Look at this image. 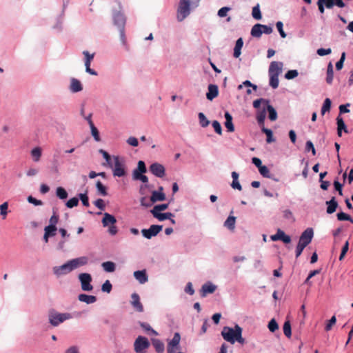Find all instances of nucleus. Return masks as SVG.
Instances as JSON below:
<instances>
[{
  "label": "nucleus",
  "instance_id": "nucleus-1",
  "mask_svg": "<svg viewBox=\"0 0 353 353\" xmlns=\"http://www.w3.org/2000/svg\"><path fill=\"white\" fill-rule=\"evenodd\" d=\"M88 259L86 256H81L68 261L61 265L52 268V272L57 278L66 275L78 268L88 263Z\"/></svg>",
  "mask_w": 353,
  "mask_h": 353
},
{
  "label": "nucleus",
  "instance_id": "nucleus-2",
  "mask_svg": "<svg viewBox=\"0 0 353 353\" xmlns=\"http://www.w3.org/2000/svg\"><path fill=\"white\" fill-rule=\"evenodd\" d=\"M283 68V63L280 61H272L268 69V74L270 77V85L276 89L279 86V76L281 74Z\"/></svg>",
  "mask_w": 353,
  "mask_h": 353
},
{
  "label": "nucleus",
  "instance_id": "nucleus-3",
  "mask_svg": "<svg viewBox=\"0 0 353 353\" xmlns=\"http://www.w3.org/2000/svg\"><path fill=\"white\" fill-rule=\"evenodd\" d=\"M200 0H180L176 12L178 21H183L190 14V6L197 7Z\"/></svg>",
  "mask_w": 353,
  "mask_h": 353
},
{
  "label": "nucleus",
  "instance_id": "nucleus-4",
  "mask_svg": "<svg viewBox=\"0 0 353 353\" xmlns=\"http://www.w3.org/2000/svg\"><path fill=\"white\" fill-rule=\"evenodd\" d=\"M72 318V316L70 313H59L54 310L50 311L48 314L49 323L54 327H57L60 323Z\"/></svg>",
  "mask_w": 353,
  "mask_h": 353
},
{
  "label": "nucleus",
  "instance_id": "nucleus-5",
  "mask_svg": "<svg viewBox=\"0 0 353 353\" xmlns=\"http://www.w3.org/2000/svg\"><path fill=\"white\" fill-rule=\"evenodd\" d=\"M114 167L112 174L114 176L122 177L126 175L125 161L119 156H113Z\"/></svg>",
  "mask_w": 353,
  "mask_h": 353
},
{
  "label": "nucleus",
  "instance_id": "nucleus-6",
  "mask_svg": "<svg viewBox=\"0 0 353 353\" xmlns=\"http://www.w3.org/2000/svg\"><path fill=\"white\" fill-rule=\"evenodd\" d=\"M241 329L242 328L237 324L234 326V328L225 326L221 331V336L224 340L234 344L235 343L234 339L236 338L238 330L241 331Z\"/></svg>",
  "mask_w": 353,
  "mask_h": 353
},
{
  "label": "nucleus",
  "instance_id": "nucleus-7",
  "mask_svg": "<svg viewBox=\"0 0 353 353\" xmlns=\"http://www.w3.org/2000/svg\"><path fill=\"white\" fill-rule=\"evenodd\" d=\"M119 10H112V20L113 23L117 28H125L126 19L121 10V3L118 1Z\"/></svg>",
  "mask_w": 353,
  "mask_h": 353
},
{
  "label": "nucleus",
  "instance_id": "nucleus-8",
  "mask_svg": "<svg viewBox=\"0 0 353 353\" xmlns=\"http://www.w3.org/2000/svg\"><path fill=\"white\" fill-rule=\"evenodd\" d=\"M180 341V334L179 332L174 333L173 338L168 343L167 353H177L179 352L181 350Z\"/></svg>",
  "mask_w": 353,
  "mask_h": 353
},
{
  "label": "nucleus",
  "instance_id": "nucleus-9",
  "mask_svg": "<svg viewBox=\"0 0 353 353\" xmlns=\"http://www.w3.org/2000/svg\"><path fill=\"white\" fill-rule=\"evenodd\" d=\"M149 346L150 342L148 339L142 336H139L134 343V348L136 353H144Z\"/></svg>",
  "mask_w": 353,
  "mask_h": 353
},
{
  "label": "nucleus",
  "instance_id": "nucleus-10",
  "mask_svg": "<svg viewBox=\"0 0 353 353\" xmlns=\"http://www.w3.org/2000/svg\"><path fill=\"white\" fill-rule=\"evenodd\" d=\"M78 278L82 290L90 292L93 290V286L91 284L92 279L89 273H81L79 274Z\"/></svg>",
  "mask_w": 353,
  "mask_h": 353
},
{
  "label": "nucleus",
  "instance_id": "nucleus-11",
  "mask_svg": "<svg viewBox=\"0 0 353 353\" xmlns=\"http://www.w3.org/2000/svg\"><path fill=\"white\" fill-rule=\"evenodd\" d=\"M163 229V225H152L148 229L141 230L142 235L147 239L157 236Z\"/></svg>",
  "mask_w": 353,
  "mask_h": 353
},
{
  "label": "nucleus",
  "instance_id": "nucleus-12",
  "mask_svg": "<svg viewBox=\"0 0 353 353\" xmlns=\"http://www.w3.org/2000/svg\"><path fill=\"white\" fill-rule=\"evenodd\" d=\"M150 171L157 177L163 178L165 174L164 166L159 163H153L150 165Z\"/></svg>",
  "mask_w": 353,
  "mask_h": 353
},
{
  "label": "nucleus",
  "instance_id": "nucleus-13",
  "mask_svg": "<svg viewBox=\"0 0 353 353\" xmlns=\"http://www.w3.org/2000/svg\"><path fill=\"white\" fill-rule=\"evenodd\" d=\"M313 235V230L307 228L302 233L299 242L307 246L311 242Z\"/></svg>",
  "mask_w": 353,
  "mask_h": 353
},
{
  "label": "nucleus",
  "instance_id": "nucleus-14",
  "mask_svg": "<svg viewBox=\"0 0 353 353\" xmlns=\"http://www.w3.org/2000/svg\"><path fill=\"white\" fill-rule=\"evenodd\" d=\"M131 305L134 309L139 312H142L143 311V307L140 301V297L139 294L137 293H133L131 295Z\"/></svg>",
  "mask_w": 353,
  "mask_h": 353
},
{
  "label": "nucleus",
  "instance_id": "nucleus-15",
  "mask_svg": "<svg viewBox=\"0 0 353 353\" xmlns=\"http://www.w3.org/2000/svg\"><path fill=\"white\" fill-rule=\"evenodd\" d=\"M219 94V88L215 84H209L208 87V92L206 93V98L209 101H212Z\"/></svg>",
  "mask_w": 353,
  "mask_h": 353
},
{
  "label": "nucleus",
  "instance_id": "nucleus-16",
  "mask_svg": "<svg viewBox=\"0 0 353 353\" xmlns=\"http://www.w3.org/2000/svg\"><path fill=\"white\" fill-rule=\"evenodd\" d=\"M216 289V286L214 285L212 283L208 281L203 284L201 287V296L204 297L207 294L213 293Z\"/></svg>",
  "mask_w": 353,
  "mask_h": 353
},
{
  "label": "nucleus",
  "instance_id": "nucleus-17",
  "mask_svg": "<svg viewBox=\"0 0 353 353\" xmlns=\"http://www.w3.org/2000/svg\"><path fill=\"white\" fill-rule=\"evenodd\" d=\"M132 179L134 181H141L143 183H148V177L146 175H144L143 174H138L135 173L134 174H132ZM148 185L145 184V185H141L140 188V193L141 194H143V190L144 188H148Z\"/></svg>",
  "mask_w": 353,
  "mask_h": 353
},
{
  "label": "nucleus",
  "instance_id": "nucleus-18",
  "mask_svg": "<svg viewBox=\"0 0 353 353\" xmlns=\"http://www.w3.org/2000/svg\"><path fill=\"white\" fill-rule=\"evenodd\" d=\"M101 222L103 227H108L114 225L117 223V219L113 215L108 212H105Z\"/></svg>",
  "mask_w": 353,
  "mask_h": 353
},
{
  "label": "nucleus",
  "instance_id": "nucleus-19",
  "mask_svg": "<svg viewBox=\"0 0 353 353\" xmlns=\"http://www.w3.org/2000/svg\"><path fill=\"white\" fill-rule=\"evenodd\" d=\"M133 275H134V278L141 284H143L148 281V276L146 271L145 270L135 271V272H134Z\"/></svg>",
  "mask_w": 353,
  "mask_h": 353
},
{
  "label": "nucleus",
  "instance_id": "nucleus-20",
  "mask_svg": "<svg viewBox=\"0 0 353 353\" xmlns=\"http://www.w3.org/2000/svg\"><path fill=\"white\" fill-rule=\"evenodd\" d=\"M83 90V86L79 80L72 78L70 81V90L73 92H79Z\"/></svg>",
  "mask_w": 353,
  "mask_h": 353
},
{
  "label": "nucleus",
  "instance_id": "nucleus-21",
  "mask_svg": "<svg viewBox=\"0 0 353 353\" xmlns=\"http://www.w3.org/2000/svg\"><path fill=\"white\" fill-rule=\"evenodd\" d=\"M224 117L225 119V126L227 128L228 131L230 132H232L234 131V126L232 122V117L230 114L229 112H225L224 114Z\"/></svg>",
  "mask_w": 353,
  "mask_h": 353
},
{
  "label": "nucleus",
  "instance_id": "nucleus-22",
  "mask_svg": "<svg viewBox=\"0 0 353 353\" xmlns=\"http://www.w3.org/2000/svg\"><path fill=\"white\" fill-rule=\"evenodd\" d=\"M325 203L327 205L326 210L327 214L334 213L339 206L338 203L334 196L330 201H327Z\"/></svg>",
  "mask_w": 353,
  "mask_h": 353
},
{
  "label": "nucleus",
  "instance_id": "nucleus-23",
  "mask_svg": "<svg viewBox=\"0 0 353 353\" xmlns=\"http://www.w3.org/2000/svg\"><path fill=\"white\" fill-rule=\"evenodd\" d=\"M78 299L79 301L87 304H92L97 301V297L95 296L88 295L86 294H80L78 296Z\"/></svg>",
  "mask_w": 353,
  "mask_h": 353
},
{
  "label": "nucleus",
  "instance_id": "nucleus-24",
  "mask_svg": "<svg viewBox=\"0 0 353 353\" xmlns=\"http://www.w3.org/2000/svg\"><path fill=\"white\" fill-rule=\"evenodd\" d=\"M150 199L152 203H154L157 201H163L165 199V194L163 192L154 190L152 192Z\"/></svg>",
  "mask_w": 353,
  "mask_h": 353
},
{
  "label": "nucleus",
  "instance_id": "nucleus-25",
  "mask_svg": "<svg viewBox=\"0 0 353 353\" xmlns=\"http://www.w3.org/2000/svg\"><path fill=\"white\" fill-rule=\"evenodd\" d=\"M266 117V108L263 107L262 110H258L256 113V120L259 125L261 128L264 126V121Z\"/></svg>",
  "mask_w": 353,
  "mask_h": 353
},
{
  "label": "nucleus",
  "instance_id": "nucleus-26",
  "mask_svg": "<svg viewBox=\"0 0 353 353\" xmlns=\"http://www.w3.org/2000/svg\"><path fill=\"white\" fill-rule=\"evenodd\" d=\"M336 123H337V134L339 137H341L342 130H344V132L346 133L347 132L345 122H344L343 118H341L340 115L338 116L336 118Z\"/></svg>",
  "mask_w": 353,
  "mask_h": 353
},
{
  "label": "nucleus",
  "instance_id": "nucleus-27",
  "mask_svg": "<svg viewBox=\"0 0 353 353\" xmlns=\"http://www.w3.org/2000/svg\"><path fill=\"white\" fill-rule=\"evenodd\" d=\"M262 24L256 23L251 29V35L255 38H260L262 35Z\"/></svg>",
  "mask_w": 353,
  "mask_h": 353
},
{
  "label": "nucleus",
  "instance_id": "nucleus-28",
  "mask_svg": "<svg viewBox=\"0 0 353 353\" xmlns=\"http://www.w3.org/2000/svg\"><path fill=\"white\" fill-rule=\"evenodd\" d=\"M265 107L266 108V112H268L269 119L272 121H276L277 119V112L274 107L270 104V102Z\"/></svg>",
  "mask_w": 353,
  "mask_h": 353
},
{
  "label": "nucleus",
  "instance_id": "nucleus-29",
  "mask_svg": "<svg viewBox=\"0 0 353 353\" xmlns=\"http://www.w3.org/2000/svg\"><path fill=\"white\" fill-rule=\"evenodd\" d=\"M243 46V39L241 37V38H239L236 41V44H235V46H234V57L235 58H238L240 55H241V48Z\"/></svg>",
  "mask_w": 353,
  "mask_h": 353
},
{
  "label": "nucleus",
  "instance_id": "nucleus-30",
  "mask_svg": "<svg viewBox=\"0 0 353 353\" xmlns=\"http://www.w3.org/2000/svg\"><path fill=\"white\" fill-rule=\"evenodd\" d=\"M236 217L230 215L225 221L223 225L230 230H234L235 228Z\"/></svg>",
  "mask_w": 353,
  "mask_h": 353
},
{
  "label": "nucleus",
  "instance_id": "nucleus-31",
  "mask_svg": "<svg viewBox=\"0 0 353 353\" xmlns=\"http://www.w3.org/2000/svg\"><path fill=\"white\" fill-rule=\"evenodd\" d=\"M152 345L157 353H163L164 352L165 345L159 339H154L152 341Z\"/></svg>",
  "mask_w": 353,
  "mask_h": 353
},
{
  "label": "nucleus",
  "instance_id": "nucleus-32",
  "mask_svg": "<svg viewBox=\"0 0 353 353\" xmlns=\"http://www.w3.org/2000/svg\"><path fill=\"white\" fill-rule=\"evenodd\" d=\"M153 216L157 219L160 221H163L166 219H169L172 218L174 215L171 212H165V213H153Z\"/></svg>",
  "mask_w": 353,
  "mask_h": 353
},
{
  "label": "nucleus",
  "instance_id": "nucleus-33",
  "mask_svg": "<svg viewBox=\"0 0 353 353\" xmlns=\"http://www.w3.org/2000/svg\"><path fill=\"white\" fill-rule=\"evenodd\" d=\"M334 78V71H333V65L331 62L328 63L327 68V77H326V82L328 84H331L332 83Z\"/></svg>",
  "mask_w": 353,
  "mask_h": 353
},
{
  "label": "nucleus",
  "instance_id": "nucleus-34",
  "mask_svg": "<svg viewBox=\"0 0 353 353\" xmlns=\"http://www.w3.org/2000/svg\"><path fill=\"white\" fill-rule=\"evenodd\" d=\"M96 188L99 195L103 196L108 195L107 188L100 181H97Z\"/></svg>",
  "mask_w": 353,
  "mask_h": 353
},
{
  "label": "nucleus",
  "instance_id": "nucleus-35",
  "mask_svg": "<svg viewBox=\"0 0 353 353\" xmlns=\"http://www.w3.org/2000/svg\"><path fill=\"white\" fill-rule=\"evenodd\" d=\"M146 172L147 168L144 161H139L137 163V168L132 171V174H134L136 172L138 174H144Z\"/></svg>",
  "mask_w": 353,
  "mask_h": 353
},
{
  "label": "nucleus",
  "instance_id": "nucleus-36",
  "mask_svg": "<svg viewBox=\"0 0 353 353\" xmlns=\"http://www.w3.org/2000/svg\"><path fill=\"white\" fill-rule=\"evenodd\" d=\"M103 270L107 272H113L116 269V265L112 261H105L101 264Z\"/></svg>",
  "mask_w": 353,
  "mask_h": 353
},
{
  "label": "nucleus",
  "instance_id": "nucleus-37",
  "mask_svg": "<svg viewBox=\"0 0 353 353\" xmlns=\"http://www.w3.org/2000/svg\"><path fill=\"white\" fill-rule=\"evenodd\" d=\"M168 208V203H162L159 205H155L153 209L150 210V213L153 214V213H160L161 211L165 210Z\"/></svg>",
  "mask_w": 353,
  "mask_h": 353
},
{
  "label": "nucleus",
  "instance_id": "nucleus-38",
  "mask_svg": "<svg viewBox=\"0 0 353 353\" xmlns=\"http://www.w3.org/2000/svg\"><path fill=\"white\" fill-rule=\"evenodd\" d=\"M56 195L60 199L64 200L68 198L67 191L62 187H58L56 190Z\"/></svg>",
  "mask_w": 353,
  "mask_h": 353
},
{
  "label": "nucleus",
  "instance_id": "nucleus-39",
  "mask_svg": "<svg viewBox=\"0 0 353 353\" xmlns=\"http://www.w3.org/2000/svg\"><path fill=\"white\" fill-rule=\"evenodd\" d=\"M259 171V173L263 177L268 178V179H272L275 181H277V179H275L273 178L272 174H270V172L267 166L263 165L262 168H260Z\"/></svg>",
  "mask_w": 353,
  "mask_h": 353
},
{
  "label": "nucleus",
  "instance_id": "nucleus-40",
  "mask_svg": "<svg viewBox=\"0 0 353 353\" xmlns=\"http://www.w3.org/2000/svg\"><path fill=\"white\" fill-rule=\"evenodd\" d=\"M261 131L266 134L267 136V139H266V141L268 143H272L274 141V139H273V133H272V131L270 130V129H268V128H265V126H262L261 127Z\"/></svg>",
  "mask_w": 353,
  "mask_h": 353
},
{
  "label": "nucleus",
  "instance_id": "nucleus-41",
  "mask_svg": "<svg viewBox=\"0 0 353 353\" xmlns=\"http://www.w3.org/2000/svg\"><path fill=\"white\" fill-rule=\"evenodd\" d=\"M199 124L201 127L205 128L210 124L209 120L206 118L203 112H199L198 114Z\"/></svg>",
  "mask_w": 353,
  "mask_h": 353
},
{
  "label": "nucleus",
  "instance_id": "nucleus-42",
  "mask_svg": "<svg viewBox=\"0 0 353 353\" xmlns=\"http://www.w3.org/2000/svg\"><path fill=\"white\" fill-rule=\"evenodd\" d=\"M68 1H63V11H62V14H61V16L60 17L59 19H58L57 20V24L53 27V28L54 29H58L59 30H61L62 29V16L64 14V11H65V9L66 8L67 6H68Z\"/></svg>",
  "mask_w": 353,
  "mask_h": 353
},
{
  "label": "nucleus",
  "instance_id": "nucleus-43",
  "mask_svg": "<svg viewBox=\"0 0 353 353\" xmlns=\"http://www.w3.org/2000/svg\"><path fill=\"white\" fill-rule=\"evenodd\" d=\"M31 155L33 158V160L35 161V162H37L39 161L40 158H41V150L40 148H34L33 150H32L31 151Z\"/></svg>",
  "mask_w": 353,
  "mask_h": 353
},
{
  "label": "nucleus",
  "instance_id": "nucleus-44",
  "mask_svg": "<svg viewBox=\"0 0 353 353\" xmlns=\"http://www.w3.org/2000/svg\"><path fill=\"white\" fill-rule=\"evenodd\" d=\"M331 100L329 98H326L324 101L321 108V114L324 115L326 112H330L331 108Z\"/></svg>",
  "mask_w": 353,
  "mask_h": 353
},
{
  "label": "nucleus",
  "instance_id": "nucleus-45",
  "mask_svg": "<svg viewBox=\"0 0 353 353\" xmlns=\"http://www.w3.org/2000/svg\"><path fill=\"white\" fill-rule=\"evenodd\" d=\"M57 230V226L52 225H48L44 228L45 233H46L50 237L55 236Z\"/></svg>",
  "mask_w": 353,
  "mask_h": 353
},
{
  "label": "nucleus",
  "instance_id": "nucleus-46",
  "mask_svg": "<svg viewBox=\"0 0 353 353\" xmlns=\"http://www.w3.org/2000/svg\"><path fill=\"white\" fill-rule=\"evenodd\" d=\"M252 17L256 20H260L261 19L262 16L259 4L252 8Z\"/></svg>",
  "mask_w": 353,
  "mask_h": 353
},
{
  "label": "nucleus",
  "instance_id": "nucleus-47",
  "mask_svg": "<svg viewBox=\"0 0 353 353\" xmlns=\"http://www.w3.org/2000/svg\"><path fill=\"white\" fill-rule=\"evenodd\" d=\"M336 216L339 221H349L352 223H353V219H352V217L349 214H345V212H339L337 213Z\"/></svg>",
  "mask_w": 353,
  "mask_h": 353
},
{
  "label": "nucleus",
  "instance_id": "nucleus-48",
  "mask_svg": "<svg viewBox=\"0 0 353 353\" xmlns=\"http://www.w3.org/2000/svg\"><path fill=\"white\" fill-rule=\"evenodd\" d=\"M79 198L82 202L83 205L85 207H88L90 205L89 203V198L88 196V192L86 191L85 193L79 194Z\"/></svg>",
  "mask_w": 353,
  "mask_h": 353
},
{
  "label": "nucleus",
  "instance_id": "nucleus-49",
  "mask_svg": "<svg viewBox=\"0 0 353 353\" xmlns=\"http://www.w3.org/2000/svg\"><path fill=\"white\" fill-rule=\"evenodd\" d=\"M269 102L270 101L268 99L260 98L253 101V107L256 109H259L260 108L261 103H263L264 104L263 106H266Z\"/></svg>",
  "mask_w": 353,
  "mask_h": 353
},
{
  "label": "nucleus",
  "instance_id": "nucleus-50",
  "mask_svg": "<svg viewBox=\"0 0 353 353\" xmlns=\"http://www.w3.org/2000/svg\"><path fill=\"white\" fill-rule=\"evenodd\" d=\"M99 152L102 154L103 157L105 159L107 163L109 165L110 167H112V158L111 156L105 150L103 149H100L99 150Z\"/></svg>",
  "mask_w": 353,
  "mask_h": 353
},
{
  "label": "nucleus",
  "instance_id": "nucleus-51",
  "mask_svg": "<svg viewBox=\"0 0 353 353\" xmlns=\"http://www.w3.org/2000/svg\"><path fill=\"white\" fill-rule=\"evenodd\" d=\"M90 127V130H91V134L92 135V137H94V140L96 141H101V138H100V136H99V130H97V128L95 127V125L94 124H92Z\"/></svg>",
  "mask_w": 353,
  "mask_h": 353
},
{
  "label": "nucleus",
  "instance_id": "nucleus-52",
  "mask_svg": "<svg viewBox=\"0 0 353 353\" xmlns=\"http://www.w3.org/2000/svg\"><path fill=\"white\" fill-rule=\"evenodd\" d=\"M140 326L146 332H150L154 335H157V332L153 330L151 326L145 322H139Z\"/></svg>",
  "mask_w": 353,
  "mask_h": 353
},
{
  "label": "nucleus",
  "instance_id": "nucleus-53",
  "mask_svg": "<svg viewBox=\"0 0 353 353\" xmlns=\"http://www.w3.org/2000/svg\"><path fill=\"white\" fill-rule=\"evenodd\" d=\"M79 204V199L77 197H73L69 199L66 203L65 205L68 208H72L74 207L77 206Z\"/></svg>",
  "mask_w": 353,
  "mask_h": 353
},
{
  "label": "nucleus",
  "instance_id": "nucleus-54",
  "mask_svg": "<svg viewBox=\"0 0 353 353\" xmlns=\"http://www.w3.org/2000/svg\"><path fill=\"white\" fill-rule=\"evenodd\" d=\"M346 54L345 52H342L340 59L336 63V68L337 70H340L343 68V63L345 59Z\"/></svg>",
  "mask_w": 353,
  "mask_h": 353
},
{
  "label": "nucleus",
  "instance_id": "nucleus-55",
  "mask_svg": "<svg viewBox=\"0 0 353 353\" xmlns=\"http://www.w3.org/2000/svg\"><path fill=\"white\" fill-rule=\"evenodd\" d=\"M112 285L109 280H106L101 286V290L104 292L110 293L112 290Z\"/></svg>",
  "mask_w": 353,
  "mask_h": 353
},
{
  "label": "nucleus",
  "instance_id": "nucleus-56",
  "mask_svg": "<svg viewBox=\"0 0 353 353\" xmlns=\"http://www.w3.org/2000/svg\"><path fill=\"white\" fill-rule=\"evenodd\" d=\"M268 327L272 332H274L278 330L279 325L274 319L270 320V321L268 323Z\"/></svg>",
  "mask_w": 353,
  "mask_h": 353
},
{
  "label": "nucleus",
  "instance_id": "nucleus-57",
  "mask_svg": "<svg viewBox=\"0 0 353 353\" xmlns=\"http://www.w3.org/2000/svg\"><path fill=\"white\" fill-rule=\"evenodd\" d=\"M276 236H278V240L282 241L283 243H287V234L281 230V229H278Z\"/></svg>",
  "mask_w": 353,
  "mask_h": 353
},
{
  "label": "nucleus",
  "instance_id": "nucleus-58",
  "mask_svg": "<svg viewBox=\"0 0 353 353\" xmlns=\"http://www.w3.org/2000/svg\"><path fill=\"white\" fill-rule=\"evenodd\" d=\"M8 204L7 202H5L3 204L0 205V214L3 216V219L6 218L8 214Z\"/></svg>",
  "mask_w": 353,
  "mask_h": 353
},
{
  "label": "nucleus",
  "instance_id": "nucleus-59",
  "mask_svg": "<svg viewBox=\"0 0 353 353\" xmlns=\"http://www.w3.org/2000/svg\"><path fill=\"white\" fill-rule=\"evenodd\" d=\"M140 203L141 206L145 208H149L152 205L151 199H148L145 196L141 197L140 199Z\"/></svg>",
  "mask_w": 353,
  "mask_h": 353
},
{
  "label": "nucleus",
  "instance_id": "nucleus-60",
  "mask_svg": "<svg viewBox=\"0 0 353 353\" xmlns=\"http://www.w3.org/2000/svg\"><path fill=\"white\" fill-rule=\"evenodd\" d=\"M212 125L214 129V131L219 135L222 134V128L220 123L218 121H213Z\"/></svg>",
  "mask_w": 353,
  "mask_h": 353
},
{
  "label": "nucleus",
  "instance_id": "nucleus-61",
  "mask_svg": "<svg viewBox=\"0 0 353 353\" xmlns=\"http://www.w3.org/2000/svg\"><path fill=\"white\" fill-rule=\"evenodd\" d=\"M94 205L101 210H104L105 208L104 201L102 199H97L94 201Z\"/></svg>",
  "mask_w": 353,
  "mask_h": 353
},
{
  "label": "nucleus",
  "instance_id": "nucleus-62",
  "mask_svg": "<svg viewBox=\"0 0 353 353\" xmlns=\"http://www.w3.org/2000/svg\"><path fill=\"white\" fill-rule=\"evenodd\" d=\"M276 28L278 31L279 32V34L282 38H285L287 34L283 30V23L281 21H278L276 23Z\"/></svg>",
  "mask_w": 353,
  "mask_h": 353
},
{
  "label": "nucleus",
  "instance_id": "nucleus-63",
  "mask_svg": "<svg viewBox=\"0 0 353 353\" xmlns=\"http://www.w3.org/2000/svg\"><path fill=\"white\" fill-rule=\"evenodd\" d=\"M90 64L91 62L85 61V72L91 75L97 76L98 74L97 72L94 70L90 68Z\"/></svg>",
  "mask_w": 353,
  "mask_h": 353
},
{
  "label": "nucleus",
  "instance_id": "nucleus-64",
  "mask_svg": "<svg viewBox=\"0 0 353 353\" xmlns=\"http://www.w3.org/2000/svg\"><path fill=\"white\" fill-rule=\"evenodd\" d=\"M64 353H80L79 347L76 345L70 346V347L67 348Z\"/></svg>",
  "mask_w": 353,
  "mask_h": 353
}]
</instances>
